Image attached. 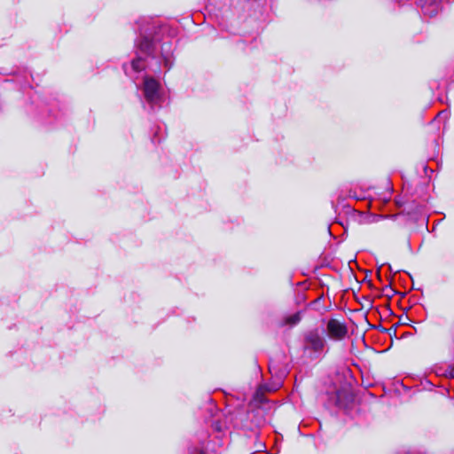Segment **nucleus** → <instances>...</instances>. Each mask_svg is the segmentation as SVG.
Instances as JSON below:
<instances>
[{"instance_id":"nucleus-6","label":"nucleus","mask_w":454,"mask_h":454,"mask_svg":"<svg viewBox=\"0 0 454 454\" xmlns=\"http://www.w3.org/2000/svg\"><path fill=\"white\" fill-rule=\"evenodd\" d=\"M153 47V42L146 37L142 38L138 43L139 51L146 56H149L152 53Z\"/></svg>"},{"instance_id":"nucleus-7","label":"nucleus","mask_w":454,"mask_h":454,"mask_svg":"<svg viewBox=\"0 0 454 454\" xmlns=\"http://www.w3.org/2000/svg\"><path fill=\"white\" fill-rule=\"evenodd\" d=\"M131 66L135 71L138 72L145 68V60L142 57L138 56L136 59L132 61Z\"/></svg>"},{"instance_id":"nucleus-11","label":"nucleus","mask_w":454,"mask_h":454,"mask_svg":"<svg viewBox=\"0 0 454 454\" xmlns=\"http://www.w3.org/2000/svg\"><path fill=\"white\" fill-rule=\"evenodd\" d=\"M450 374L452 378H454V366L451 368Z\"/></svg>"},{"instance_id":"nucleus-5","label":"nucleus","mask_w":454,"mask_h":454,"mask_svg":"<svg viewBox=\"0 0 454 454\" xmlns=\"http://www.w3.org/2000/svg\"><path fill=\"white\" fill-rule=\"evenodd\" d=\"M172 46L170 43H164L161 46V56L164 62V66L170 68L172 66Z\"/></svg>"},{"instance_id":"nucleus-8","label":"nucleus","mask_w":454,"mask_h":454,"mask_svg":"<svg viewBox=\"0 0 454 454\" xmlns=\"http://www.w3.org/2000/svg\"><path fill=\"white\" fill-rule=\"evenodd\" d=\"M280 386H281V381L279 380L271 386H270V385L261 386L260 390H265L267 392H274V391L278 390L280 387Z\"/></svg>"},{"instance_id":"nucleus-2","label":"nucleus","mask_w":454,"mask_h":454,"mask_svg":"<svg viewBox=\"0 0 454 454\" xmlns=\"http://www.w3.org/2000/svg\"><path fill=\"white\" fill-rule=\"evenodd\" d=\"M326 332L330 339L341 340L347 336L348 328L345 324L337 319L332 318L327 322Z\"/></svg>"},{"instance_id":"nucleus-10","label":"nucleus","mask_w":454,"mask_h":454,"mask_svg":"<svg viewBox=\"0 0 454 454\" xmlns=\"http://www.w3.org/2000/svg\"><path fill=\"white\" fill-rule=\"evenodd\" d=\"M442 115L447 116L448 113L446 111H442V112L439 113L438 116H442Z\"/></svg>"},{"instance_id":"nucleus-9","label":"nucleus","mask_w":454,"mask_h":454,"mask_svg":"<svg viewBox=\"0 0 454 454\" xmlns=\"http://www.w3.org/2000/svg\"><path fill=\"white\" fill-rule=\"evenodd\" d=\"M301 320V316L299 313H295L292 316H290L287 319H286V322L290 325H295L297 324L299 321Z\"/></svg>"},{"instance_id":"nucleus-4","label":"nucleus","mask_w":454,"mask_h":454,"mask_svg":"<svg viewBox=\"0 0 454 454\" xmlns=\"http://www.w3.org/2000/svg\"><path fill=\"white\" fill-rule=\"evenodd\" d=\"M442 0H421V10L425 15L429 17L435 16L439 10Z\"/></svg>"},{"instance_id":"nucleus-1","label":"nucleus","mask_w":454,"mask_h":454,"mask_svg":"<svg viewBox=\"0 0 454 454\" xmlns=\"http://www.w3.org/2000/svg\"><path fill=\"white\" fill-rule=\"evenodd\" d=\"M143 92L146 102L152 110L160 108L163 102V94L160 84L152 77H145L144 80Z\"/></svg>"},{"instance_id":"nucleus-3","label":"nucleus","mask_w":454,"mask_h":454,"mask_svg":"<svg viewBox=\"0 0 454 454\" xmlns=\"http://www.w3.org/2000/svg\"><path fill=\"white\" fill-rule=\"evenodd\" d=\"M326 344L317 330L309 332L305 336V348L315 353H321Z\"/></svg>"}]
</instances>
